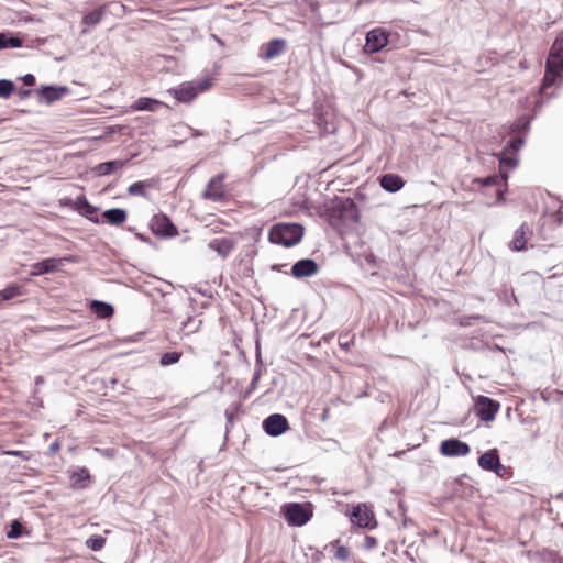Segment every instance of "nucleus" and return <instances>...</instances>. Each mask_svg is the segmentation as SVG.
I'll return each instance as SVG.
<instances>
[{
	"label": "nucleus",
	"mask_w": 563,
	"mask_h": 563,
	"mask_svg": "<svg viewBox=\"0 0 563 563\" xmlns=\"http://www.w3.org/2000/svg\"><path fill=\"white\" fill-rule=\"evenodd\" d=\"M201 320L196 317H188L185 321L181 322L179 328V333L181 336H188L192 333H196L201 327Z\"/></svg>",
	"instance_id": "obj_25"
},
{
	"label": "nucleus",
	"mask_w": 563,
	"mask_h": 563,
	"mask_svg": "<svg viewBox=\"0 0 563 563\" xmlns=\"http://www.w3.org/2000/svg\"><path fill=\"white\" fill-rule=\"evenodd\" d=\"M333 212L339 219L349 223H355L360 218L358 208L351 198L336 199Z\"/></svg>",
	"instance_id": "obj_4"
},
{
	"label": "nucleus",
	"mask_w": 563,
	"mask_h": 563,
	"mask_svg": "<svg viewBox=\"0 0 563 563\" xmlns=\"http://www.w3.org/2000/svg\"><path fill=\"white\" fill-rule=\"evenodd\" d=\"M261 366H258L255 371H254V374H253V377H252V380H251V384H250V389H255L256 386H257V383L261 378Z\"/></svg>",
	"instance_id": "obj_41"
},
{
	"label": "nucleus",
	"mask_w": 563,
	"mask_h": 563,
	"mask_svg": "<svg viewBox=\"0 0 563 563\" xmlns=\"http://www.w3.org/2000/svg\"><path fill=\"white\" fill-rule=\"evenodd\" d=\"M44 384V377L43 376H36L35 378V385H42Z\"/></svg>",
	"instance_id": "obj_48"
},
{
	"label": "nucleus",
	"mask_w": 563,
	"mask_h": 563,
	"mask_svg": "<svg viewBox=\"0 0 563 563\" xmlns=\"http://www.w3.org/2000/svg\"><path fill=\"white\" fill-rule=\"evenodd\" d=\"M91 311L101 319H108L113 316L114 309L110 303L93 300L90 305Z\"/></svg>",
	"instance_id": "obj_23"
},
{
	"label": "nucleus",
	"mask_w": 563,
	"mask_h": 563,
	"mask_svg": "<svg viewBox=\"0 0 563 563\" xmlns=\"http://www.w3.org/2000/svg\"><path fill=\"white\" fill-rule=\"evenodd\" d=\"M102 217L112 225H121L126 221L128 213L124 209L113 208L103 211Z\"/></svg>",
	"instance_id": "obj_22"
},
{
	"label": "nucleus",
	"mask_w": 563,
	"mask_h": 563,
	"mask_svg": "<svg viewBox=\"0 0 563 563\" xmlns=\"http://www.w3.org/2000/svg\"><path fill=\"white\" fill-rule=\"evenodd\" d=\"M57 448H58V444H57V443H53V444H51V450H53V451H54V450H56Z\"/></svg>",
	"instance_id": "obj_51"
},
{
	"label": "nucleus",
	"mask_w": 563,
	"mask_h": 563,
	"mask_svg": "<svg viewBox=\"0 0 563 563\" xmlns=\"http://www.w3.org/2000/svg\"><path fill=\"white\" fill-rule=\"evenodd\" d=\"M19 95L21 99H25L31 95V90H21Z\"/></svg>",
	"instance_id": "obj_47"
},
{
	"label": "nucleus",
	"mask_w": 563,
	"mask_h": 563,
	"mask_svg": "<svg viewBox=\"0 0 563 563\" xmlns=\"http://www.w3.org/2000/svg\"><path fill=\"white\" fill-rule=\"evenodd\" d=\"M470 452V445L457 439L444 440L440 445V453L444 456H466Z\"/></svg>",
	"instance_id": "obj_11"
},
{
	"label": "nucleus",
	"mask_w": 563,
	"mask_h": 563,
	"mask_svg": "<svg viewBox=\"0 0 563 563\" xmlns=\"http://www.w3.org/2000/svg\"><path fill=\"white\" fill-rule=\"evenodd\" d=\"M328 412H329V409H324L323 410V415H322L323 420H325V418L328 416Z\"/></svg>",
	"instance_id": "obj_50"
},
{
	"label": "nucleus",
	"mask_w": 563,
	"mask_h": 563,
	"mask_svg": "<svg viewBox=\"0 0 563 563\" xmlns=\"http://www.w3.org/2000/svg\"><path fill=\"white\" fill-rule=\"evenodd\" d=\"M22 295L21 286L16 284H10L4 289L0 290V299L1 300H11L15 297H19Z\"/></svg>",
	"instance_id": "obj_29"
},
{
	"label": "nucleus",
	"mask_w": 563,
	"mask_h": 563,
	"mask_svg": "<svg viewBox=\"0 0 563 563\" xmlns=\"http://www.w3.org/2000/svg\"><path fill=\"white\" fill-rule=\"evenodd\" d=\"M23 526L18 521H12L9 531L7 532V537L9 539H18L22 536Z\"/></svg>",
	"instance_id": "obj_34"
},
{
	"label": "nucleus",
	"mask_w": 563,
	"mask_h": 563,
	"mask_svg": "<svg viewBox=\"0 0 563 563\" xmlns=\"http://www.w3.org/2000/svg\"><path fill=\"white\" fill-rule=\"evenodd\" d=\"M82 205H84V209L80 212L81 214L90 218V216H92L93 213L97 212V208L93 207L92 205H90L88 201H84Z\"/></svg>",
	"instance_id": "obj_40"
},
{
	"label": "nucleus",
	"mask_w": 563,
	"mask_h": 563,
	"mask_svg": "<svg viewBox=\"0 0 563 563\" xmlns=\"http://www.w3.org/2000/svg\"><path fill=\"white\" fill-rule=\"evenodd\" d=\"M351 520L361 528H369L373 520V512L366 507L358 505L354 507Z\"/></svg>",
	"instance_id": "obj_15"
},
{
	"label": "nucleus",
	"mask_w": 563,
	"mask_h": 563,
	"mask_svg": "<svg viewBox=\"0 0 563 563\" xmlns=\"http://www.w3.org/2000/svg\"><path fill=\"white\" fill-rule=\"evenodd\" d=\"M384 176H385V177H388V176H393V175H391V174H385Z\"/></svg>",
	"instance_id": "obj_53"
},
{
	"label": "nucleus",
	"mask_w": 563,
	"mask_h": 563,
	"mask_svg": "<svg viewBox=\"0 0 563 563\" xmlns=\"http://www.w3.org/2000/svg\"><path fill=\"white\" fill-rule=\"evenodd\" d=\"M40 93L45 100V102L47 104H51L54 101L59 100L63 96H65L67 93V88L46 86L41 89Z\"/></svg>",
	"instance_id": "obj_19"
},
{
	"label": "nucleus",
	"mask_w": 563,
	"mask_h": 563,
	"mask_svg": "<svg viewBox=\"0 0 563 563\" xmlns=\"http://www.w3.org/2000/svg\"><path fill=\"white\" fill-rule=\"evenodd\" d=\"M543 560L545 563H563V558L554 551H545Z\"/></svg>",
	"instance_id": "obj_36"
},
{
	"label": "nucleus",
	"mask_w": 563,
	"mask_h": 563,
	"mask_svg": "<svg viewBox=\"0 0 563 563\" xmlns=\"http://www.w3.org/2000/svg\"><path fill=\"white\" fill-rule=\"evenodd\" d=\"M210 87V79H203L199 82H184L178 88L170 90L175 98L180 102L192 101L200 92Z\"/></svg>",
	"instance_id": "obj_3"
},
{
	"label": "nucleus",
	"mask_w": 563,
	"mask_h": 563,
	"mask_svg": "<svg viewBox=\"0 0 563 563\" xmlns=\"http://www.w3.org/2000/svg\"><path fill=\"white\" fill-rule=\"evenodd\" d=\"M125 162L122 161H109L97 166L98 176H108L119 172L123 166H125Z\"/></svg>",
	"instance_id": "obj_24"
},
{
	"label": "nucleus",
	"mask_w": 563,
	"mask_h": 563,
	"mask_svg": "<svg viewBox=\"0 0 563 563\" xmlns=\"http://www.w3.org/2000/svg\"><path fill=\"white\" fill-rule=\"evenodd\" d=\"M164 103L159 100L148 98V97H141L139 98L131 108L135 111H157L158 108L163 107Z\"/></svg>",
	"instance_id": "obj_18"
},
{
	"label": "nucleus",
	"mask_w": 563,
	"mask_h": 563,
	"mask_svg": "<svg viewBox=\"0 0 563 563\" xmlns=\"http://www.w3.org/2000/svg\"><path fill=\"white\" fill-rule=\"evenodd\" d=\"M209 247L216 251L221 257H227L234 249V242L231 239H214L209 243Z\"/></svg>",
	"instance_id": "obj_17"
},
{
	"label": "nucleus",
	"mask_w": 563,
	"mask_h": 563,
	"mask_svg": "<svg viewBox=\"0 0 563 563\" xmlns=\"http://www.w3.org/2000/svg\"><path fill=\"white\" fill-rule=\"evenodd\" d=\"M333 555L335 559L344 562L350 558V550L346 547L336 545Z\"/></svg>",
	"instance_id": "obj_37"
},
{
	"label": "nucleus",
	"mask_w": 563,
	"mask_h": 563,
	"mask_svg": "<svg viewBox=\"0 0 563 563\" xmlns=\"http://www.w3.org/2000/svg\"><path fill=\"white\" fill-rule=\"evenodd\" d=\"M222 178H211L208 183L202 196L206 199H210L213 201H220L224 197V191L222 187Z\"/></svg>",
	"instance_id": "obj_16"
},
{
	"label": "nucleus",
	"mask_w": 563,
	"mask_h": 563,
	"mask_svg": "<svg viewBox=\"0 0 563 563\" xmlns=\"http://www.w3.org/2000/svg\"><path fill=\"white\" fill-rule=\"evenodd\" d=\"M563 73V33L559 35L550 52L545 63V75L542 80V87L547 88L554 84L558 76Z\"/></svg>",
	"instance_id": "obj_1"
},
{
	"label": "nucleus",
	"mask_w": 563,
	"mask_h": 563,
	"mask_svg": "<svg viewBox=\"0 0 563 563\" xmlns=\"http://www.w3.org/2000/svg\"><path fill=\"white\" fill-rule=\"evenodd\" d=\"M64 261H68V258H55V257H51V258H45L41 262H37L33 265V268H34V275H44V274H49V273H54L56 271H58L63 264H64Z\"/></svg>",
	"instance_id": "obj_14"
},
{
	"label": "nucleus",
	"mask_w": 563,
	"mask_h": 563,
	"mask_svg": "<svg viewBox=\"0 0 563 563\" xmlns=\"http://www.w3.org/2000/svg\"><path fill=\"white\" fill-rule=\"evenodd\" d=\"M286 48V40L273 38L260 47L258 56L264 60H273L284 54Z\"/></svg>",
	"instance_id": "obj_10"
},
{
	"label": "nucleus",
	"mask_w": 563,
	"mask_h": 563,
	"mask_svg": "<svg viewBox=\"0 0 563 563\" xmlns=\"http://www.w3.org/2000/svg\"><path fill=\"white\" fill-rule=\"evenodd\" d=\"M363 1H364V0H358V1H357V5L363 4Z\"/></svg>",
	"instance_id": "obj_52"
},
{
	"label": "nucleus",
	"mask_w": 563,
	"mask_h": 563,
	"mask_svg": "<svg viewBox=\"0 0 563 563\" xmlns=\"http://www.w3.org/2000/svg\"><path fill=\"white\" fill-rule=\"evenodd\" d=\"M492 472H494L499 477H504L507 474V467L499 461Z\"/></svg>",
	"instance_id": "obj_42"
},
{
	"label": "nucleus",
	"mask_w": 563,
	"mask_h": 563,
	"mask_svg": "<svg viewBox=\"0 0 563 563\" xmlns=\"http://www.w3.org/2000/svg\"><path fill=\"white\" fill-rule=\"evenodd\" d=\"M104 14V7H99L93 11L87 13L82 18V23L88 26H95L100 23L102 16Z\"/></svg>",
	"instance_id": "obj_26"
},
{
	"label": "nucleus",
	"mask_w": 563,
	"mask_h": 563,
	"mask_svg": "<svg viewBox=\"0 0 563 563\" xmlns=\"http://www.w3.org/2000/svg\"><path fill=\"white\" fill-rule=\"evenodd\" d=\"M499 455H498V452L496 449L494 450H489L485 453H483L479 457H478V466L484 470V471H489L492 472L494 470V467L496 466V464L499 462Z\"/></svg>",
	"instance_id": "obj_21"
},
{
	"label": "nucleus",
	"mask_w": 563,
	"mask_h": 563,
	"mask_svg": "<svg viewBox=\"0 0 563 563\" xmlns=\"http://www.w3.org/2000/svg\"><path fill=\"white\" fill-rule=\"evenodd\" d=\"M389 33L383 27H375L367 32L364 45V52L374 54L382 51L388 44Z\"/></svg>",
	"instance_id": "obj_5"
},
{
	"label": "nucleus",
	"mask_w": 563,
	"mask_h": 563,
	"mask_svg": "<svg viewBox=\"0 0 563 563\" xmlns=\"http://www.w3.org/2000/svg\"><path fill=\"white\" fill-rule=\"evenodd\" d=\"M263 429L271 437H279L289 429L288 420L280 413H273L264 419Z\"/></svg>",
	"instance_id": "obj_9"
},
{
	"label": "nucleus",
	"mask_w": 563,
	"mask_h": 563,
	"mask_svg": "<svg viewBox=\"0 0 563 563\" xmlns=\"http://www.w3.org/2000/svg\"><path fill=\"white\" fill-rule=\"evenodd\" d=\"M529 122L525 119V118H521L518 123L516 124V130H520V129H526L528 126Z\"/></svg>",
	"instance_id": "obj_46"
},
{
	"label": "nucleus",
	"mask_w": 563,
	"mask_h": 563,
	"mask_svg": "<svg viewBox=\"0 0 563 563\" xmlns=\"http://www.w3.org/2000/svg\"><path fill=\"white\" fill-rule=\"evenodd\" d=\"M286 519L291 526H302L310 519V514L298 503H291L286 506Z\"/></svg>",
	"instance_id": "obj_12"
},
{
	"label": "nucleus",
	"mask_w": 563,
	"mask_h": 563,
	"mask_svg": "<svg viewBox=\"0 0 563 563\" xmlns=\"http://www.w3.org/2000/svg\"><path fill=\"white\" fill-rule=\"evenodd\" d=\"M377 544H378V541L375 537L366 536L364 539L363 548L365 550H372V549L376 548Z\"/></svg>",
	"instance_id": "obj_39"
},
{
	"label": "nucleus",
	"mask_w": 563,
	"mask_h": 563,
	"mask_svg": "<svg viewBox=\"0 0 563 563\" xmlns=\"http://www.w3.org/2000/svg\"><path fill=\"white\" fill-rule=\"evenodd\" d=\"M499 402L486 397L479 396L475 404V410L482 421L489 422L495 419L496 413L499 410Z\"/></svg>",
	"instance_id": "obj_6"
},
{
	"label": "nucleus",
	"mask_w": 563,
	"mask_h": 563,
	"mask_svg": "<svg viewBox=\"0 0 563 563\" xmlns=\"http://www.w3.org/2000/svg\"><path fill=\"white\" fill-rule=\"evenodd\" d=\"M23 45L22 38L18 36H7L4 33H0V49L13 47L19 48Z\"/></svg>",
	"instance_id": "obj_28"
},
{
	"label": "nucleus",
	"mask_w": 563,
	"mask_h": 563,
	"mask_svg": "<svg viewBox=\"0 0 563 563\" xmlns=\"http://www.w3.org/2000/svg\"><path fill=\"white\" fill-rule=\"evenodd\" d=\"M382 188L389 192H396L404 186L402 178H378Z\"/></svg>",
	"instance_id": "obj_27"
},
{
	"label": "nucleus",
	"mask_w": 563,
	"mask_h": 563,
	"mask_svg": "<svg viewBox=\"0 0 563 563\" xmlns=\"http://www.w3.org/2000/svg\"><path fill=\"white\" fill-rule=\"evenodd\" d=\"M517 165V159L515 157H508L503 156L499 159V166H500V175L499 176H507V172L511 170Z\"/></svg>",
	"instance_id": "obj_32"
},
{
	"label": "nucleus",
	"mask_w": 563,
	"mask_h": 563,
	"mask_svg": "<svg viewBox=\"0 0 563 563\" xmlns=\"http://www.w3.org/2000/svg\"><path fill=\"white\" fill-rule=\"evenodd\" d=\"M22 79L26 86H33L35 84V77L32 74L25 75Z\"/></svg>",
	"instance_id": "obj_44"
},
{
	"label": "nucleus",
	"mask_w": 563,
	"mask_h": 563,
	"mask_svg": "<svg viewBox=\"0 0 563 563\" xmlns=\"http://www.w3.org/2000/svg\"><path fill=\"white\" fill-rule=\"evenodd\" d=\"M181 357L180 352H166L159 358V365L163 367L176 364Z\"/></svg>",
	"instance_id": "obj_30"
},
{
	"label": "nucleus",
	"mask_w": 563,
	"mask_h": 563,
	"mask_svg": "<svg viewBox=\"0 0 563 563\" xmlns=\"http://www.w3.org/2000/svg\"><path fill=\"white\" fill-rule=\"evenodd\" d=\"M318 271L319 266L317 262L311 258L300 260L291 266V274L296 278L311 277L316 275Z\"/></svg>",
	"instance_id": "obj_13"
},
{
	"label": "nucleus",
	"mask_w": 563,
	"mask_h": 563,
	"mask_svg": "<svg viewBox=\"0 0 563 563\" xmlns=\"http://www.w3.org/2000/svg\"><path fill=\"white\" fill-rule=\"evenodd\" d=\"M84 201H87V199H86L84 196H82V197H78V198L76 199V201H75V208H76V210H78V211H79V213H80V212L82 211V209H84V205H82V202H84Z\"/></svg>",
	"instance_id": "obj_45"
},
{
	"label": "nucleus",
	"mask_w": 563,
	"mask_h": 563,
	"mask_svg": "<svg viewBox=\"0 0 563 563\" xmlns=\"http://www.w3.org/2000/svg\"><path fill=\"white\" fill-rule=\"evenodd\" d=\"M529 231V227L523 223L521 224L514 233L512 240L510 242V247L514 251H522L526 249L527 239L526 235Z\"/></svg>",
	"instance_id": "obj_20"
},
{
	"label": "nucleus",
	"mask_w": 563,
	"mask_h": 563,
	"mask_svg": "<svg viewBox=\"0 0 563 563\" xmlns=\"http://www.w3.org/2000/svg\"><path fill=\"white\" fill-rule=\"evenodd\" d=\"M15 89L13 81L9 79H0V98L8 99Z\"/></svg>",
	"instance_id": "obj_33"
},
{
	"label": "nucleus",
	"mask_w": 563,
	"mask_h": 563,
	"mask_svg": "<svg viewBox=\"0 0 563 563\" xmlns=\"http://www.w3.org/2000/svg\"><path fill=\"white\" fill-rule=\"evenodd\" d=\"M147 186H148V184L146 181H137V183L132 184L129 187L128 192L133 196H144L145 195L144 189Z\"/></svg>",
	"instance_id": "obj_35"
},
{
	"label": "nucleus",
	"mask_w": 563,
	"mask_h": 563,
	"mask_svg": "<svg viewBox=\"0 0 563 563\" xmlns=\"http://www.w3.org/2000/svg\"><path fill=\"white\" fill-rule=\"evenodd\" d=\"M507 178H474L475 183H478L484 190V195L494 194L496 196V202L503 200L504 192L506 190Z\"/></svg>",
	"instance_id": "obj_8"
},
{
	"label": "nucleus",
	"mask_w": 563,
	"mask_h": 563,
	"mask_svg": "<svg viewBox=\"0 0 563 563\" xmlns=\"http://www.w3.org/2000/svg\"><path fill=\"white\" fill-rule=\"evenodd\" d=\"M106 544V538L102 536H91L86 540V545L92 551L101 550Z\"/></svg>",
	"instance_id": "obj_31"
},
{
	"label": "nucleus",
	"mask_w": 563,
	"mask_h": 563,
	"mask_svg": "<svg viewBox=\"0 0 563 563\" xmlns=\"http://www.w3.org/2000/svg\"><path fill=\"white\" fill-rule=\"evenodd\" d=\"M523 144V140L521 137L514 139L507 145V147L512 148L514 151L519 150Z\"/></svg>",
	"instance_id": "obj_43"
},
{
	"label": "nucleus",
	"mask_w": 563,
	"mask_h": 563,
	"mask_svg": "<svg viewBox=\"0 0 563 563\" xmlns=\"http://www.w3.org/2000/svg\"><path fill=\"white\" fill-rule=\"evenodd\" d=\"M8 454L13 455V456H22L23 452L22 451H9Z\"/></svg>",
	"instance_id": "obj_49"
},
{
	"label": "nucleus",
	"mask_w": 563,
	"mask_h": 563,
	"mask_svg": "<svg viewBox=\"0 0 563 563\" xmlns=\"http://www.w3.org/2000/svg\"><path fill=\"white\" fill-rule=\"evenodd\" d=\"M303 235V227L297 223L275 224L268 233V239L274 244L286 247L298 244Z\"/></svg>",
	"instance_id": "obj_2"
},
{
	"label": "nucleus",
	"mask_w": 563,
	"mask_h": 563,
	"mask_svg": "<svg viewBox=\"0 0 563 563\" xmlns=\"http://www.w3.org/2000/svg\"><path fill=\"white\" fill-rule=\"evenodd\" d=\"M151 230L155 235L173 238L178 234L177 228L165 214H155L151 220Z\"/></svg>",
	"instance_id": "obj_7"
},
{
	"label": "nucleus",
	"mask_w": 563,
	"mask_h": 563,
	"mask_svg": "<svg viewBox=\"0 0 563 563\" xmlns=\"http://www.w3.org/2000/svg\"><path fill=\"white\" fill-rule=\"evenodd\" d=\"M74 477L76 478V483L87 481L90 478L89 471L82 467L74 474Z\"/></svg>",
	"instance_id": "obj_38"
}]
</instances>
